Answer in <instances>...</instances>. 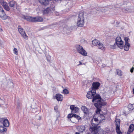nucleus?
<instances>
[{"label": "nucleus", "mask_w": 134, "mask_h": 134, "mask_svg": "<svg viewBox=\"0 0 134 134\" xmlns=\"http://www.w3.org/2000/svg\"><path fill=\"white\" fill-rule=\"evenodd\" d=\"M96 94L95 89H92V90L88 92L87 94V97L88 99L93 98L92 102H96L94 105L96 108L100 107L102 105H105V103L101 99L100 97L98 94Z\"/></svg>", "instance_id": "f257e3e1"}, {"label": "nucleus", "mask_w": 134, "mask_h": 134, "mask_svg": "<svg viewBox=\"0 0 134 134\" xmlns=\"http://www.w3.org/2000/svg\"><path fill=\"white\" fill-rule=\"evenodd\" d=\"M100 119L98 116L97 118L93 117L91 120V125L90 127V130L92 133H96L99 131L97 125L98 122H100Z\"/></svg>", "instance_id": "f03ea898"}, {"label": "nucleus", "mask_w": 134, "mask_h": 134, "mask_svg": "<svg viewBox=\"0 0 134 134\" xmlns=\"http://www.w3.org/2000/svg\"><path fill=\"white\" fill-rule=\"evenodd\" d=\"M75 47L77 51L79 53L83 56H87L86 51L82 46L79 45L77 44L75 46Z\"/></svg>", "instance_id": "7ed1b4c3"}, {"label": "nucleus", "mask_w": 134, "mask_h": 134, "mask_svg": "<svg viewBox=\"0 0 134 134\" xmlns=\"http://www.w3.org/2000/svg\"><path fill=\"white\" fill-rule=\"evenodd\" d=\"M84 23L83 14L82 13H80L77 21V25L80 27L83 26Z\"/></svg>", "instance_id": "20e7f679"}, {"label": "nucleus", "mask_w": 134, "mask_h": 134, "mask_svg": "<svg viewBox=\"0 0 134 134\" xmlns=\"http://www.w3.org/2000/svg\"><path fill=\"white\" fill-rule=\"evenodd\" d=\"M115 43L118 47L120 49H122L123 47L124 42L122 40L121 37L118 36L115 39Z\"/></svg>", "instance_id": "39448f33"}, {"label": "nucleus", "mask_w": 134, "mask_h": 134, "mask_svg": "<svg viewBox=\"0 0 134 134\" xmlns=\"http://www.w3.org/2000/svg\"><path fill=\"white\" fill-rule=\"evenodd\" d=\"M124 40L125 41V45L124 46V50L126 51H129L130 45L129 43V38L128 37H125L124 38Z\"/></svg>", "instance_id": "423d86ee"}, {"label": "nucleus", "mask_w": 134, "mask_h": 134, "mask_svg": "<svg viewBox=\"0 0 134 134\" xmlns=\"http://www.w3.org/2000/svg\"><path fill=\"white\" fill-rule=\"evenodd\" d=\"M100 107H98L97 108V110L96 111V116H98L100 119L99 121L100 122L103 121V120H104L105 117L104 115L103 114H99V111H100V109H99Z\"/></svg>", "instance_id": "0eeeda50"}, {"label": "nucleus", "mask_w": 134, "mask_h": 134, "mask_svg": "<svg viewBox=\"0 0 134 134\" xmlns=\"http://www.w3.org/2000/svg\"><path fill=\"white\" fill-rule=\"evenodd\" d=\"M0 17L3 20L7 19L8 17L2 7L0 8Z\"/></svg>", "instance_id": "6e6552de"}, {"label": "nucleus", "mask_w": 134, "mask_h": 134, "mask_svg": "<svg viewBox=\"0 0 134 134\" xmlns=\"http://www.w3.org/2000/svg\"><path fill=\"white\" fill-rule=\"evenodd\" d=\"M1 4L5 10L7 11H9V8L6 2L2 0L1 2Z\"/></svg>", "instance_id": "1a4fd4ad"}, {"label": "nucleus", "mask_w": 134, "mask_h": 134, "mask_svg": "<svg viewBox=\"0 0 134 134\" xmlns=\"http://www.w3.org/2000/svg\"><path fill=\"white\" fill-rule=\"evenodd\" d=\"M70 109L71 111L73 113H76L78 112L79 110V108L76 107H75L74 105H71L70 107Z\"/></svg>", "instance_id": "9d476101"}, {"label": "nucleus", "mask_w": 134, "mask_h": 134, "mask_svg": "<svg viewBox=\"0 0 134 134\" xmlns=\"http://www.w3.org/2000/svg\"><path fill=\"white\" fill-rule=\"evenodd\" d=\"M92 89H95L96 91V89H98L100 85V83L98 82H93L92 84Z\"/></svg>", "instance_id": "9b49d317"}, {"label": "nucleus", "mask_w": 134, "mask_h": 134, "mask_svg": "<svg viewBox=\"0 0 134 134\" xmlns=\"http://www.w3.org/2000/svg\"><path fill=\"white\" fill-rule=\"evenodd\" d=\"M81 109L84 113L86 115H88L90 113V109L87 108L85 106H82Z\"/></svg>", "instance_id": "f8f14e48"}, {"label": "nucleus", "mask_w": 134, "mask_h": 134, "mask_svg": "<svg viewBox=\"0 0 134 134\" xmlns=\"http://www.w3.org/2000/svg\"><path fill=\"white\" fill-rule=\"evenodd\" d=\"M53 9L52 8H47L43 10V13L44 14H47L51 13L52 12Z\"/></svg>", "instance_id": "ddd939ff"}, {"label": "nucleus", "mask_w": 134, "mask_h": 134, "mask_svg": "<svg viewBox=\"0 0 134 134\" xmlns=\"http://www.w3.org/2000/svg\"><path fill=\"white\" fill-rule=\"evenodd\" d=\"M134 130V125L133 124H131L129 126L127 134H130Z\"/></svg>", "instance_id": "4468645a"}, {"label": "nucleus", "mask_w": 134, "mask_h": 134, "mask_svg": "<svg viewBox=\"0 0 134 134\" xmlns=\"http://www.w3.org/2000/svg\"><path fill=\"white\" fill-rule=\"evenodd\" d=\"M55 97L58 101H62L63 98V96L61 94H56Z\"/></svg>", "instance_id": "2eb2a0df"}, {"label": "nucleus", "mask_w": 134, "mask_h": 134, "mask_svg": "<svg viewBox=\"0 0 134 134\" xmlns=\"http://www.w3.org/2000/svg\"><path fill=\"white\" fill-rule=\"evenodd\" d=\"M40 3L41 4L47 6L49 3L48 0H38Z\"/></svg>", "instance_id": "dca6fc26"}, {"label": "nucleus", "mask_w": 134, "mask_h": 134, "mask_svg": "<svg viewBox=\"0 0 134 134\" xmlns=\"http://www.w3.org/2000/svg\"><path fill=\"white\" fill-rule=\"evenodd\" d=\"M43 20V18L41 17L37 16L34 17V22H42Z\"/></svg>", "instance_id": "f3484780"}, {"label": "nucleus", "mask_w": 134, "mask_h": 134, "mask_svg": "<svg viewBox=\"0 0 134 134\" xmlns=\"http://www.w3.org/2000/svg\"><path fill=\"white\" fill-rule=\"evenodd\" d=\"M9 4L10 7H14L16 6V3L14 1L12 0L9 3Z\"/></svg>", "instance_id": "a211bd4d"}, {"label": "nucleus", "mask_w": 134, "mask_h": 134, "mask_svg": "<svg viewBox=\"0 0 134 134\" xmlns=\"http://www.w3.org/2000/svg\"><path fill=\"white\" fill-rule=\"evenodd\" d=\"M25 19L27 21L34 22V17L30 16H26L25 17Z\"/></svg>", "instance_id": "6ab92c4d"}, {"label": "nucleus", "mask_w": 134, "mask_h": 134, "mask_svg": "<svg viewBox=\"0 0 134 134\" xmlns=\"http://www.w3.org/2000/svg\"><path fill=\"white\" fill-rule=\"evenodd\" d=\"M77 130L79 132H83L85 131V127L83 126H79L77 128Z\"/></svg>", "instance_id": "aec40b11"}, {"label": "nucleus", "mask_w": 134, "mask_h": 134, "mask_svg": "<svg viewBox=\"0 0 134 134\" xmlns=\"http://www.w3.org/2000/svg\"><path fill=\"white\" fill-rule=\"evenodd\" d=\"M3 124L5 126L8 127L9 124L8 120L7 119H5L3 121Z\"/></svg>", "instance_id": "412c9836"}, {"label": "nucleus", "mask_w": 134, "mask_h": 134, "mask_svg": "<svg viewBox=\"0 0 134 134\" xmlns=\"http://www.w3.org/2000/svg\"><path fill=\"white\" fill-rule=\"evenodd\" d=\"M98 47L99 49L103 50L104 51L105 50V48L103 44L102 43H100L98 45Z\"/></svg>", "instance_id": "4be33fe9"}, {"label": "nucleus", "mask_w": 134, "mask_h": 134, "mask_svg": "<svg viewBox=\"0 0 134 134\" xmlns=\"http://www.w3.org/2000/svg\"><path fill=\"white\" fill-rule=\"evenodd\" d=\"M128 108L130 110L134 111V104H129L128 105Z\"/></svg>", "instance_id": "5701e85b"}, {"label": "nucleus", "mask_w": 134, "mask_h": 134, "mask_svg": "<svg viewBox=\"0 0 134 134\" xmlns=\"http://www.w3.org/2000/svg\"><path fill=\"white\" fill-rule=\"evenodd\" d=\"M100 42L98 40L95 39L92 41L93 44L94 45L97 46L99 44H100Z\"/></svg>", "instance_id": "b1692460"}, {"label": "nucleus", "mask_w": 134, "mask_h": 134, "mask_svg": "<svg viewBox=\"0 0 134 134\" xmlns=\"http://www.w3.org/2000/svg\"><path fill=\"white\" fill-rule=\"evenodd\" d=\"M6 130L7 129L6 128L2 126H0V132H5Z\"/></svg>", "instance_id": "393cba45"}, {"label": "nucleus", "mask_w": 134, "mask_h": 134, "mask_svg": "<svg viewBox=\"0 0 134 134\" xmlns=\"http://www.w3.org/2000/svg\"><path fill=\"white\" fill-rule=\"evenodd\" d=\"M120 120L119 119H116L115 120L116 122V127H120Z\"/></svg>", "instance_id": "a878e982"}, {"label": "nucleus", "mask_w": 134, "mask_h": 134, "mask_svg": "<svg viewBox=\"0 0 134 134\" xmlns=\"http://www.w3.org/2000/svg\"><path fill=\"white\" fill-rule=\"evenodd\" d=\"M21 35L26 40H27L28 39V37L25 33V31L23 33H22V34H21Z\"/></svg>", "instance_id": "bb28decb"}, {"label": "nucleus", "mask_w": 134, "mask_h": 134, "mask_svg": "<svg viewBox=\"0 0 134 134\" xmlns=\"http://www.w3.org/2000/svg\"><path fill=\"white\" fill-rule=\"evenodd\" d=\"M120 127H116V131L118 134H122V132H121L120 130Z\"/></svg>", "instance_id": "cd10ccee"}, {"label": "nucleus", "mask_w": 134, "mask_h": 134, "mask_svg": "<svg viewBox=\"0 0 134 134\" xmlns=\"http://www.w3.org/2000/svg\"><path fill=\"white\" fill-rule=\"evenodd\" d=\"M18 30L19 33L21 34L24 32L23 31V29L20 26H19Z\"/></svg>", "instance_id": "c85d7f7f"}, {"label": "nucleus", "mask_w": 134, "mask_h": 134, "mask_svg": "<svg viewBox=\"0 0 134 134\" xmlns=\"http://www.w3.org/2000/svg\"><path fill=\"white\" fill-rule=\"evenodd\" d=\"M74 117L75 118H76V119L78 120H79L81 119V118L79 115L76 114L74 115Z\"/></svg>", "instance_id": "c756f323"}, {"label": "nucleus", "mask_w": 134, "mask_h": 134, "mask_svg": "<svg viewBox=\"0 0 134 134\" xmlns=\"http://www.w3.org/2000/svg\"><path fill=\"white\" fill-rule=\"evenodd\" d=\"M13 52L14 54L16 55H18V51L17 49L15 48H14L13 49Z\"/></svg>", "instance_id": "7c9ffc66"}, {"label": "nucleus", "mask_w": 134, "mask_h": 134, "mask_svg": "<svg viewBox=\"0 0 134 134\" xmlns=\"http://www.w3.org/2000/svg\"><path fill=\"white\" fill-rule=\"evenodd\" d=\"M117 73L118 75L120 76H121L122 75V72L121 70H117Z\"/></svg>", "instance_id": "2f4dec72"}, {"label": "nucleus", "mask_w": 134, "mask_h": 134, "mask_svg": "<svg viewBox=\"0 0 134 134\" xmlns=\"http://www.w3.org/2000/svg\"><path fill=\"white\" fill-rule=\"evenodd\" d=\"M63 93L64 94H66L69 93V91L65 89L63 90Z\"/></svg>", "instance_id": "473e14b6"}, {"label": "nucleus", "mask_w": 134, "mask_h": 134, "mask_svg": "<svg viewBox=\"0 0 134 134\" xmlns=\"http://www.w3.org/2000/svg\"><path fill=\"white\" fill-rule=\"evenodd\" d=\"M75 114H69L68 115V118H72V117H74Z\"/></svg>", "instance_id": "72a5a7b5"}, {"label": "nucleus", "mask_w": 134, "mask_h": 134, "mask_svg": "<svg viewBox=\"0 0 134 134\" xmlns=\"http://www.w3.org/2000/svg\"><path fill=\"white\" fill-rule=\"evenodd\" d=\"M58 108V107L57 106H55L54 107V109L56 111H57Z\"/></svg>", "instance_id": "f704fd0d"}, {"label": "nucleus", "mask_w": 134, "mask_h": 134, "mask_svg": "<svg viewBox=\"0 0 134 134\" xmlns=\"http://www.w3.org/2000/svg\"><path fill=\"white\" fill-rule=\"evenodd\" d=\"M79 64L77 65V66H79L80 65L84 64V63H82L81 61H79Z\"/></svg>", "instance_id": "c9c22d12"}, {"label": "nucleus", "mask_w": 134, "mask_h": 134, "mask_svg": "<svg viewBox=\"0 0 134 134\" xmlns=\"http://www.w3.org/2000/svg\"><path fill=\"white\" fill-rule=\"evenodd\" d=\"M134 69V67H132L130 69V72L132 73L133 72V70Z\"/></svg>", "instance_id": "e433bc0d"}, {"label": "nucleus", "mask_w": 134, "mask_h": 134, "mask_svg": "<svg viewBox=\"0 0 134 134\" xmlns=\"http://www.w3.org/2000/svg\"><path fill=\"white\" fill-rule=\"evenodd\" d=\"M75 134H80V133L79 132H76Z\"/></svg>", "instance_id": "4c0bfd02"}, {"label": "nucleus", "mask_w": 134, "mask_h": 134, "mask_svg": "<svg viewBox=\"0 0 134 134\" xmlns=\"http://www.w3.org/2000/svg\"><path fill=\"white\" fill-rule=\"evenodd\" d=\"M2 31H3L2 29L1 28H0V32H2Z\"/></svg>", "instance_id": "58836bf2"}, {"label": "nucleus", "mask_w": 134, "mask_h": 134, "mask_svg": "<svg viewBox=\"0 0 134 134\" xmlns=\"http://www.w3.org/2000/svg\"><path fill=\"white\" fill-rule=\"evenodd\" d=\"M133 94H134V88H133Z\"/></svg>", "instance_id": "ea45409f"}, {"label": "nucleus", "mask_w": 134, "mask_h": 134, "mask_svg": "<svg viewBox=\"0 0 134 134\" xmlns=\"http://www.w3.org/2000/svg\"><path fill=\"white\" fill-rule=\"evenodd\" d=\"M11 84H13V83H12V82H11Z\"/></svg>", "instance_id": "a19ab883"}, {"label": "nucleus", "mask_w": 134, "mask_h": 134, "mask_svg": "<svg viewBox=\"0 0 134 134\" xmlns=\"http://www.w3.org/2000/svg\"><path fill=\"white\" fill-rule=\"evenodd\" d=\"M0 8H2V7L0 6Z\"/></svg>", "instance_id": "79ce46f5"}, {"label": "nucleus", "mask_w": 134, "mask_h": 134, "mask_svg": "<svg viewBox=\"0 0 134 134\" xmlns=\"http://www.w3.org/2000/svg\"><path fill=\"white\" fill-rule=\"evenodd\" d=\"M133 66H134V65H133Z\"/></svg>", "instance_id": "37998d69"}]
</instances>
